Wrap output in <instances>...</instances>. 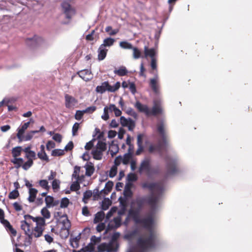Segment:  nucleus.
<instances>
[{
	"label": "nucleus",
	"instance_id": "obj_1",
	"mask_svg": "<svg viewBox=\"0 0 252 252\" xmlns=\"http://www.w3.org/2000/svg\"><path fill=\"white\" fill-rule=\"evenodd\" d=\"M144 189H148L151 191V195L147 198V203L150 206L151 212L146 217L140 219L139 217L140 211L135 209H130L128 211V215L132 218L134 222L137 224H140L146 229H151L153 228L155 223L154 211L156 210L159 201L158 195L161 194L163 190V187L161 183L145 182L142 184Z\"/></svg>",
	"mask_w": 252,
	"mask_h": 252
},
{
	"label": "nucleus",
	"instance_id": "obj_2",
	"mask_svg": "<svg viewBox=\"0 0 252 252\" xmlns=\"http://www.w3.org/2000/svg\"><path fill=\"white\" fill-rule=\"evenodd\" d=\"M148 230L150 232L148 236L144 235L137 239L136 245L140 252H146L150 249L155 248L156 246L157 236L156 233L153 231V228ZM128 252H136L131 250Z\"/></svg>",
	"mask_w": 252,
	"mask_h": 252
},
{
	"label": "nucleus",
	"instance_id": "obj_3",
	"mask_svg": "<svg viewBox=\"0 0 252 252\" xmlns=\"http://www.w3.org/2000/svg\"><path fill=\"white\" fill-rule=\"evenodd\" d=\"M164 124L163 122H161L157 125V130L161 137L162 141H158L157 147L153 145H150L149 147V152L150 153H153L156 149L160 150L162 149L163 145L165 146L167 145L168 141L167 140V136L164 130Z\"/></svg>",
	"mask_w": 252,
	"mask_h": 252
},
{
	"label": "nucleus",
	"instance_id": "obj_4",
	"mask_svg": "<svg viewBox=\"0 0 252 252\" xmlns=\"http://www.w3.org/2000/svg\"><path fill=\"white\" fill-rule=\"evenodd\" d=\"M120 83L117 82L114 86H111L108 81H105L102 83L100 86H97L96 88V92L100 94L104 93L107 91L109 92H115L120 87Z\"/></svg>",
	"mask_w": 252,
	"mask_h": 252
},
{
	"label": "nucleus",
	"instance_id": "obj_5",
	"mask_svg": "<svg viewBox=\"0 0 252 252\" xmlns=\"http://www.w3.org/2000/svg\"><path fill=\"white\" fill-rule=\"evenodd\" d=\"M119 248L117 242L111 241L109 243H103L100 244L97 249L99 252H116Z\"/></svg>",
	"mask_w": 252,
	"mask_h": 252
},
{
	"label": "nucleus",
	"instance_id": "obj_6",
	"mask_svg": "<svg viewBox=\"0 0 252 252\" xmlns=\"http://www.w3.org/2000/svg\"><path fill=\"white\" fill-rule=\"evenodd\" d=\"M25 42L27 46L33 49L42 45L44 43V40L41 37L35 35L32 38H27Z\"/></svg>",
	"mask_w": 252,
	"mask_h": 252
},
{
	"label": "nucleus",
	"instance_id": "obj_7",
	"mask_svg": "<svg viewBox=\"0 0 252 252\" xmlns=\"http://www.w3.org/2000/svg\"><path fill=\"white\" fill-rule=\"evenodd\" d=\"M166 162V169L168 174H174L178 171L176 161L169 157L165 158Z\"/></svg>",
	"mask_w": 252,
	"mask_h": 252
},
{
	"label": "nucleus",
	"instance_id": "obj_8",
	"mask_svg": "<svg viewBox=\"0 0 252 252\" xmlns=\"http://www.w3.org/2000/svg\"><path fill=\"white\" fill-rule=\"evenodd\" d=\"M61 6L63 12L65 15V17L67 19H71L72 15L75 14L74 8L71 6V5L68 2L66 1H63L61 4Z\"/></svg>",
	"mask_w": 252,
	"mask_h": 252
},
{
	"label": "nucleus",
	"instance_id": "obj_9",
	"mask_svg": "<svg viewBox=\"0 0 252 252\" xmlns=\"http://www.w3.org/2000/svg\"><path fill=\"white\" fill-rule=\"evenodd\" d=\"M151 158L149 157L145 158L140 163L139 172L142 173L145 171L147 173H149L151 171Z\"/></svg>",
	"mask_w": 252,
	"mask_h": 252
},
{
	"label": "nucleus",
	"instance_id": "obj_10",
	"mask_svg": "<svg viewBox=\"0 0 252 252\" xmlns=\"http://www.w3.org/2000/svg\"><path fill=\"white\" fill-rule=\"evenodd\" d=\"M153 104L152 110H150V116H157L161 114L162 109L160 101L158 99H155L153 101Z\"/></svg>",
	"mask_w": 252,
	"mask_h": 252
},
{
	"label": "nucleus",
	"instance_id": "obj_11",
	"mask_svg": "<svg viewBox=\"0 0 252 252\" xmlns=\"http://www.w3.org/2000/svg\"><path fill=\"white\" fill-rule=\"evenodd\" d=\"M65 106L66 108L70 109L73 108L76 104L78 103V100L73 96L65 94L64 95Z\"/></svg>",
	"mask_w": 252,
	"mask_h": 252
},
{
	"label": "nucleus",
	"instance_id": "obj_12",
	"mask_svg": "<svg viewBox=\"0 0 252 252\" xmlns=\"http://www.w3.org/2000/svg\"><path fill=\"white\" fill-rule=\"evenodd\" d=\"M30 227V224L26 220L21 221V229L24 231L25 234L28 236L29 239H32L33 231L31 229Z\"/></svg>",
	"mask_w": 252,
	"mask_h": 252
},
{
	"label": "nucleus",
	"instance_id": "obj_13",
	"mask_svg": "<svg viewBox=\"0 0 252 252\" xmlns=\"http://www.w3.org/2000/svg\"><path fill=\"white\" fill-rule=\"evenodd\" d=\"M77 74L86 82L91 80L93 78V75L92 72L88 69H83L77 72Z\"/></svg>",
	"mask_w": 252,
	"mask_h": 252
},
{
	"label": "nucleus",
	"instance_id": "obj_14",
	"mask_svg": "<svg viewBox=\"0 0 252 252\" xmlns=\"http://www.w3.org/2000/svg\"><path fill=\"white\" fill-rule=\"evenodd\" d=\"M149 85L155 94H158L159 93V85L158 84V77L157 76L153 78L150 79Z\"/></svg>",
	"mask_w": 252,
	"mask_h": 252
},
{
	"label": "nucleus",
	"instance_id": "obj_15",
	"mask_svg": "<svg viewBox=\"0 0 252 252\" xmlns=\"http://www.w3.org/2000/svg\"><path fill=\"white\" fill-rule=\"evenodd\" d=\"M144 136L143 134H139L137 135V145L138 148L135 152L136 156H139L144 151V146L143 145V139Z\"/></svg>",
	"mask_w": 252,
	"mask_h": 252
},
{
	"label": "nucleus",
	"instance_id": "obj_16",
	"mask_svg": "<svg viewBox=\"0 0 252 252\" xmlns=\"http://www.w3.org/2000/svg\"><path fill=\"white\" fill-rule=\"evenodd\" d=\"M30 124V122L25 123L18 129V132L17 133V137L19 139V142H21L23 140V134L25 131L28 128Z\"/></svg>",
	"mask_w": 252,
	"mask_h": 252
},
{
	"label": "nucleus",
	"instance_id": "obj_17",
	"mask_svg": "<svg viewBox=\"0 0 252 252\" xmlns=\"http://www.w3.org/2000/svg\"><path fill=\"white\" fill-rule=\"evenodd\" d=\"M135 106L139 112L144 113L147 116H150V109L147 105H143L137 101L136 102Z\"/></svg>",
	"mask_w": 252,
	"mask_h": 252
},
{
	"label": "nucleus",
	"instance_id": "obj_18",
	"mask_svg": "<svg viewBox=\"0 0 252 252\" xmlns=\"http://www.w3.org/2000/svg\"><path fill=\"white\" fill-rule=\"evenodd\" d=\"M4 221V223H3L2 224L4 226L7 231L12 236H16L17 235L16 230L12 227V226L10 224V222L8 220Z\"/></svg>",
	"mask_w": 252,
	"mask_h": 252
},
{
	"label": "nucleus",
	"instance_id": "obj_19",
	"mask_svg": "<svg viewBox=\"0 0 252 252\" xmlns=\"http://www.w3.org/2000/svg\"><path fill=\"white\" fill-rule=\"evenodd\" d=\"M107 51V49L105 48H101V46H100L98 50V60L99 61L104 60L106 56Z\"/></svg>",
	"mask_w": 252,
	"mask_h": 252
},
{
	"label": "nucleus",
	"instance_id": "obj_20",
	"mask_svg": "<svg viewBox=\"0 0 252 252\" xmlns=\"http://www.w3.org/2000/svg\"><path fill=\"white\" fill-rule=\"evenodd\" d=\"M37 190L34 188H30L29 189V196L28 200L30 202H33L34 201L35 199L37 193Z\"/></svg>",
	"mask_w": 252,
	"mask_h": 252
},
{
	"label": "nucleus",
	"instance_id": "obj_21",
	"mask_svg": "<svg viewBox=\"0 0 252 252\" xmlns=\"http://www.w3.org/2000/svg\"><path fill=\"white\" fill-rule=\"evenodd\" d=\"M144 54L145 57L149 56L151 59L155 58V50L154 48L149 49L148 46H145L144 47Z\"/></svg>",
	"mask_w": 252,
	"mask_h": 252
},
{
	"label": "nucleus",
	"instance_id": "obj_22",
	"mask_svg": "<svg viewBox=\"0 0 252 252\" xmlns=\"http://www.w3.org/2000/svg\"><path fill=\"white\" fill-rule=\"evenodd\" d=\"M115 41V39L112 38H106L104 39L103 43L100 45L101 48H105V47H110L114 44Z\"/></svg>",
	"mask_w": 252,
	"mask_h": 252
},
{
	"label": "nucleus",
	"instance_id": "obj_23",
	"mask_svg": "<svg viewBox=\"0 0 252 252\" xmlns=\"http://www.w3.org/2000/svg\"><path fill=\"white\" fill-rule=\"evenodd\" d=\"M114 72L119 76H124L127 75L128 71L125 66H122L118 69H115Z\"/></svg>",
	"mask_w": 252,
	"mask_h": 252
},
{
	"label": "nucleus",
	"instance_id": "obj_24",
	"mask_svg": "<svg viewBox=\"0 0 252 252\" xmlns=\"http://www.w3.org/2000/svg\"><path fill=\"white\" fill-rule=\"evenodd\" d=\"M86 167V173L85 174L86 176L90 177L91 176L94 171V167L92 163L90 162L89 164H87L85 166Z\"/></svg>",
	"mask_w": 252,
	"mask_h": 252
},
{
	"label": "nucleus",
	"instance_id": "obj_25",
	"mask_svg": "<svg viewBox=\"0 0 252 252\" xmlns=\"http://www.w3.org/2000/svg\"><path fill=\"white\" fill-rule=\"evenodd\" d=\"M93 158L96 160H100L102 158L103 152L97 149L92 151Z\"/></svg>",
	"mask_w": 252,
	"mask_h": 252
},
{
	"label": "nucleus",
	"instance_id": "obj_26",
	"mask_svg": "<svg viewBox=\"0 0 252 252\" xmlns=\"http://www.w3.org/2000/svg\"><path fill=\"white\" fill-rule=\"evenodd\" d=\"M105 214L103 211L97 212L95 215L94 219V223H98L102 221L104 218Z\"/></svg>",
	"mask_w": 252,
	"mask_h": 252
},
{
	"label": "nucleus",
	"instance_id": "obj_27",
	"mask_svg": "<svg viewBox=\"0 0 252 252\" xmlns=\"http://www.w3.org/2000/svg\"><path fill=\"white\" fill-rule=\"evenodd\" d=\"M22 148L20 146H17L14 147L12 150V155L14 158H17L18 157H19L22 153Z\"/></svg>",
	"mask_w": 252,
	"mask_h": 252
},
{
	"label": "nucleus",
	"instance_id": "obj_28",
	"mask_svg": "<svg viewBox=\"0 0 252 252\" xmlns=\"http://www.w3.org/2000/svg\"><path fill=\"white\" fill-rule=\"evenodd\" d=\"M44 228L40 226H36L34 228V233H33V236L36 238H38L42 236Z\"/></svg>",
	"mask_w": 252,
	"mask_h": 252
},
{
	"label": "nucleus",
	"instance_id": "obj_29",
	"mask_svg": "<svg viewBox=\"0 0 252 252\" xmlns=\"http://www.w3.org/2000/svg\"><path fill=\"white\" fill-rule=\"evenodd\" d=\"M11 162L13 163L14 164L16 165L15 167L16 168H19L21 166L22 167L24 160L22 158H14L13 159H11Z\"/></svg>",
	"mask_w": 252,
	"mask_h": 252
},
{
	"label": "nucleus",
	"instance_id": "obj_30",
	"mask_svg": "<svg viewBox=\"0 0 252 252\" xmlns=\"http://www.w3.org/2000/svg\"><path fill=\"white\" fill-rule=\"evenodd\" d=\"M135 203L137 205V208L136 209L140 211L143 207L145 203V199L144 198H137L136 199Z\"/></svg>",
	"mask_w": 252,
	"mask_h": 252
},
{
	"label": "nucleus",
	"instance_id": "obj_31",
	"mask_svg": "<svg viewBox=\"0 0 252 252\" xmlns=\"http://www.w3.org/2000/svg\"><path fill=\"white\" fill-rule=\"evenodd\" d=\"M80 171V167L78 166H75L74 168V171L72 174V177L73 178L76 179V181L80 180L79 173Z\"/></svg>",
	"mask_w": 252,
	"mask_h": 252
},
{
	"label": "nucleus",
	"instance_id": "obj_32",
	"mask_svg": "<svg viewBox=\"0 0 252 252\" xmlns=\"http://www.w3.org/2000/svg\"><path fill=\"white\" fill-rule=\"evenodd\" d=\"M96 149L103 152L107 149V145L106 143L103 141H98L96 146Z\"/></svg>",
	"mask_w": 252,
	"mask_h": 252
},
{
	"label": "nucleus",
	"instance_id": "obj_33",
	"mask_svg": "<svg viewBox=\"0 0 252 252\" xmlns=\"http://www.w3.org/2000/svg\"><path fill=\"white\" fill-rule=\"evenodd\" d=\"M37 157L42 160L46 161L47 162L49 161L48 157L45 151H39L37 153Z\"/></svg>",
	"mask_w": 252,
	"mask_h": 252
},
{
	"label": "nucleus",
	"instance_id": "obj_34",
	"mask_svg": "<svg viewBox=\"0 0 252 252\" xmlns=\"http://www.w3.org/2000/svg\"><path fill=\"white\" fill-rule=\"evenodd\" d=\"M123 159V163L124 164H127L130 160L132 159V154L130 153V152H128V153L125 154L124 155V158H122Z\"/></svg>",
	"mask_w": 252,
	"mask_h": 252
},
{
	"label": "nucleus",
	"instance_id": "obj_35",
	"mask_svg": "<svg viewBox=\"0 0 252 252\" xmlns=\"http://www.w3.org/2000/svg\"><path fill=\"white\" fill-rule=\"evenodd\" d=\"M64 154L63 150L61 149H54L52 151L51 155L54 157L62 156Z\"/></svg>",
	"mask_w": 252,
	"mask_h": 252
},
{
	"label": "nucleus",
	"instance_id": "obj_36",
	"mask_svg": "<svg viewBox=\"0 0 252 252\" xmlns=\"http://www.w3.org/2000/svg\"><path fill=\"white\" fill-rule=\"evenodd\" d=\"M131 49L133 50V57L135 59H137L141 57V51L136 47H133Z\"/></svg>",
	"mask_w": 252,
	"mask_h": 252
},
{
	"label": "nucleus",
	"instance_id": "obj_37",
	"mask_svg": "<svg viewBox=\"0 0 252 252\" xmlns=\"http://www.w3.org/2000/svg\"><path fill=\"white\" fill-rule=\"evenodd\" d=\"M132 192L131 190L130 187L126 186L124 191V195L126 197H131L132 196Z\"/></svg>",
	"mask_w": 252,
	"mask_h": 252
},
{
	"label": "nucleus",
	"instance_id": "obj_38",
	"mask_svg": "<svg viewBox=\"0 0 252 252\" xmlns=\"http://www.w3.org/2000/svg\"><path fill=\"white\" fill-rule=\"evenodd\" d=\"M45 201L47 207H50L53 206L54 203V198L51 196H47L45 197Z\"/></svg>",
	"mask_w": 252,
	"mask_h": 252
},
{
	"label": "nucleus",
	"instance_id": "obj_39",
	"mask_svg": "<svg viewBox=\"0 0 252 252\" xmlns=\"http://www.w3.org/2000/svg\"><path fill=\"white\" fill-rule=\"evenodd\" d=\"M105 31L109 33V34L110 35H114L116 34L119 32V30L114 29L113 30L111 26H107L105 28Z\"/></svg>",
	"mask_w": 252,
	"mask_h": 252
},
{
	"label": "nucleus",
	"instance_id": "obj_40",
	"mask_svg": "<svg viewBox=\"0 0 252 252\" xmlns=\"http://www.w3.org/2000/svg\"><path fill=\"white\" fill-rule=\"evenodd\" d=\"M33 164V161L32 159L28 160L26 162L23 163L22 168L25 170L29 169Z\"/></svg>",
	"mask_w": 252,
	"mask_h": 252
},
{
	"label": "nucleus",
	"instance_id": "obj_41",
	"mask_svg": "<svg viewBox=\"0 0 252 252\" xmlns=\"http://www.w3.org/2000/svg\"><path fill=\"white\" fill-rule=\"evenodd\" d=\"M19 195V191L17 189H15L11 191L8 195V197L10 199H16Z\"/></svg>",
	"mask_w": 252,
	"mask_h": 252
},
{
	"label": "nucleus",
	"instance_id": "obj_42",
	"mask_svg": "<svg viewBox=\"0 0 252 252\" xmlns=\"http://www.w3.org/2000/svg\"><path fill=\"white\" fill-rule=\"evenodd\" d=\"M41 213L44 219H49L50 218V213L46 207L42 208L41 211Z\"/></svg>",
	"mask_w": 252,
	"mask_h": 252
},
{
	"label": "nucleus",
	"instance_id": "obj_43",
	"mask_svg": "<svg viewBox=\"0 0 252 252\" xmlns=\"http://www.w3.org/2000/svg\"><path fill=\"white\" fill-rule=\"evenodd\" d=\"M120 46L124 49H131L133 48L132 45L126 41H121L120 43Z\"/></svg>",
	"mask_w": 252,
	"mask_h": 252
},
{
	"label": "nucleus",
	"instance_id": "obj_44",
	"mask_svg": "<svg viewBox=\"0 0 252 252\" xmlns=\"http://www.w3.org/2000/svg\"><path fill=\"white\" fill-rule=\"evenodd\" d=\"M111 204V202L109 199L104 200L102 202L101 208L103 210H106L109 208Z\"/></svg>",
	"mask_w": 252,
	"mask_h": 252
},
{
	"label": "nucleus",
	"instance_id": "obj_45",
	"mask_svg": "<svg viewBox=\"0 0 252 252\" xmlns=\"http://www.w3.org/2000/svg\"><path fill=\"white\" fill-rule=\"evenodd\" d=\"M80 188V183L78 182V181L74 182L70 186V189L72 191H77Z\"/></svg>",
	"mask_w": 252,
	"mask_h": 252
},
{
	"label": "nucleus",
	"instance_id": "obj_46",
	"mask_svg": "<svg viewBox=\"0 0 252 252\" xmlns=\"http://www.w3.org/2000/svg\"><path fill=\"white\" fill-rule=\"evenodd\" d=\"M69 203V199L66 197H64L61 200L60 207L61 208H66L68 206Z\"/></svg>",
	"mask_w": 252,
	"mask_h": 252
},
{
	"label": "nucleus",
	"instance_id": "obj_47",
	"mask_svg": "<svg viewBox=\"0 0 252 252\" xmlns=\"http://www.w3.org/2000/svg\"><path fill=\"white\" fill-rule=\"evenodd\" d=\"M25 157L28 160L32 159L33 160L36 159V154L34 151H32L29 152V153L26 154Z\"/></svg>",
	"mask_w": 252,
	"mask_h": 252
},
{
	"label": "nucleus",
	"instance_id": "obj_48",
	"mask_svg": "<svg viewBox=\"0 0 252 252\" xmlns=\"http://www.w3.org/2000/svg\"><path fill=\"white\" fill-rule=\"evenodd\" d=\"M39 185L44 189H48L49 186H48V182L46 180H41L39 182Z\"/></svg>",
	"mask_w": 252,
	"mask_h": 252
},
{
	"label": "nucleus",
	"instance_id": "obj_49",
	"mask_svg": "<svg viewBox=\"0 0 252 252\" xmlns=\"http://www.w3.org/2000/svg\"><path fill=\"white\" fill-rule=\"evenodd\" d=\"M92 196V192L91 190L86 191L83 194V201L86 203L85 200H88Z\"/></svg>",
	"mask_w": 252,
	"mask_h": 252
},
{
	"label": "nucleus",
	"instance_id": "obj_50",
	"mask_svg": "<svg viewBox=\"0 0 252 252\" xmlns=\"http://www.w3.org/2000/svg\"><path fill=\"white\" fill-rule=\"evenodd\" d=\"M85 113H84V110L81 111V110H77L76 112V114L75 115V118L77 120H80L83 116V115Z\"/></svg>",
	"mask_w": 252,
	"mask_h": 252
},
{
	"label": "nucleus",
	"instance_id": "obj_51",
	"mask_svg": "<svg viewBox=\"0 0 252 252\" xmlns=\"http://www.w3.org/2000/svg\"><path fill=\"white\" fill-rule=\"evenodd\" d=\"M60 182L59 180L55 179L53 181L52 186L53 189L55 190H58L60 188Z\"/></svg>",
	"mask_w": 252,
	"mask_h": 252
},
{
	"label": "nucleus",
	"instance_id": "obj_52",
	"mask_svg": "<svg viewBox=\"0 0 252 252\" xmlns=\"http://www.w3.org/2000/svg\"><path fill=\"white\" fill-rule=\"evenodd\" d=\"M45 225V219L40 217H39V219L37 220L36 222V226H40V227H43Z\"/></svg>",
	"mask_w": 252,
	"mask_h": 252
},
{
	"label": "nucleus",
	"instance_id": "obj_53",
	"mask_svg": "<svg viewBox=\"0 0 252 252\" xmlns=\"http://www.w3.org/2000/svg\"><path fill=\"white\" fill-rule=\"evenodd\" d=\"M39 132V131H32L30 133H28L25 137L24 140L25 141H28L30 140L33 137V135L34 134Z\"/></svg>",
	"mask_w": 252,
	"mask_h": 252
},
{
	"label": "nucleus",
	"instance_id": "obj_54",
	"mask_svg": "<svg viewBox=\"0 0 252 252\" xmlns=\"http://www.w3.org/2000/svg\"><path fill=\"white\" fill-rule=\"evenodd\" d=\"M79 128V124L78 123H75L73 126H72V135L73 136H75L77 135V131Z\"/></svg>",
	"mask_w": 252,
	"mask_h": 252
},
{
	"label": "nucleus",
	"instance_id": "obj_55",
	"mask_svg": "<svg viewBox=\"0 0 252 252\" xmlns=\"http://www.w3.org/2000/svg\"><path fill=\"white\" fill-rule=\"evenodd\" d=\"M113 185V183L112 181H108L105 184V190H107L108 192H110L111 190H112Z\"/></svg>",
	"mask_w": 252,
	"mask_h": 252
},
{
	"label": "nucleus",
	"instance_id": "obj_56",
	"mask_svg": "<svg viewBox=\"0 0 252 252\" xmlns=\"http://www.w3.org/2000/svg\"><path fill=\"white\" fill-rule=\"evenodd\" d=\"M119 201L120 202L121 207L126 208L127 202H126V198L120 197L119 198Z\"/></svg>",
	"mask_w": 252,
	"mask_h": 252
},
{
	"label": "nucleus",
	"instance_id": "obj_57",
	"mask_svg": "<svg viewBox=\"0 0 252 252\" xmlns=\"http://www.w3.org/2000/svg\"><path fill=\"white\" fill-rule=\"evenodd\" d=\"M135 126V123L134 121H133L131 119H129V121L127 123V125L126 126H127L128 129L129 130H132L133 129Z\"/></svg>",
	"mask_w": 252,
	"mask_h": 252
},
{
	"label": "nucleus",
	"instance_id": "obj_58",
	"mask_svg": "<svg viewBox=\"0 0 252 252\" xmlns=\"http://www.w3.org/2000/svg\"><path fill=\"white\" fill-rule=\"evenodd\" d=\"M55 143L53 141L49 140L46 144V149L48 151H50L51 149L55 148Z\"/></svg>",
	"mask_w": 252,
	"mask_h": 252
},
{
	"label": "nucleus",
	"instance_id": "obj_59",
	"mask_svg": "<svg viewBox=\"0 0 252 252\" xmlns=\"http://www.w3.org/2000/svg\"><path fill=\"white\" fill-rule=\"evenodd\" d=\"M117 173V168L115 166H113L111 167L110 172H109V177L111 178L114 177Z\"/></svg>",
	"mask_w": 252,
	"mask_h": 252
},
{
	"label": "nucleus",
	"instance_id": "obj_60",
	"mask_svg": "<svg viewBox=\"0 0 252 252\" xmlns=\"http://www.w3.org/2000/svg\"><path fill=\"white\" fill-rule=\"evenodd\" d=\"M101 118L105 121H107L109 118V116L108 111V108H107V106L105 107L104 108V114L101 116Z\"/></svg>",
	"mask_w": 252,
	"mask_h": 252
},
{
	"label": "nucleus",
	"instance_id": "obj_61",
	"mask_svg": "<svg viewBox=\"0 0 252 252\" xmlns=\"http://www.w3.org/2000/svg\"><path fill=\"white\" fill-rule=\"evenodd\" d=\"M52 138L55 141H56L58 143H61L62 142V136L61 134H60L59 133H55L53 135Z\"/></svg>",
	"mask_w": 252,
	"mask_h": 252
},
{
	"label": "nucleus",
	"instance_id": "obj_62",
	"mask_svg": "<svg viewBox=\"0 0 252 252\" xmlns=\"http://www.w3.org/2000/svg\"><path fill=\"white\" fill-rule=\"evenodd\" d=\"M94 139H93L89 142H87L85 146V149L86 150H90L94 146Z\"/></svg>",
	"mask_w": 252,
	"mask_h": 252
},
{
	"label": "nucleus",
	"instance_id": "obj_63",
	"mask_svg": "<svg viewBox=\"0 0 252 252\" xmlns=\"http://www.w3.org/2000/svg\"><path fill=\"white\" fill-rule=\"evenodd\" d=\"M132 94H135L136 91V86L134 83L130 82L128 87Z\"/></svg>",
	"mask_w": 252,
	"mask_h": 252
},
{
	"label": "nucleus",
	"instance_id": "obj_64",
	"mask_svg": "<svg viewBox=\"0 0 252 252\" xmlns=\"http://www.w3.org/2000/svg\"><path fill=\"white\" fill-rule=\"evenodd\" d=\"M96 107L92 106L87 108L86 109L83 110L84 113H92L96 110Z\"/></svg>",
	"mask_w": 252,
	"mask_h": 252
}]
</instances>
